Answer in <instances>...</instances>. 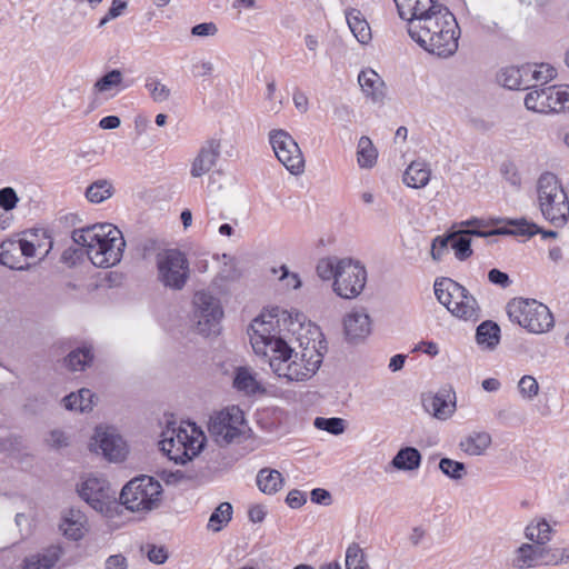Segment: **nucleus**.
I'll list each match as a JSON object with an SVG mask.
<instances>
[{"label":"nucleus","instance_id":"nucleus-2","mask_svg":"<svg viewBox=\"0 0 569 569\" xmlns=\"http://www.w3.org/2000/svg\"><path fill=\"white\" fill-rule=\"evenodd\" d=\"M408 33L421 48L439 57H450L458 49L459 27L449 10L412 21Z\"/></svg>","mask_w":569,"mask_h":569},{"label":"nucleus","instance_id":"nucleus-10","mask_svg":"<svg viewBox=\"0 0 569 569\" xmlns=\"http://www.w3.org/2000/svg\"><path fill=\"white\" fill-rule=\"evenodd\" d=\"M366 283V268L359 261L342 258L340 269L332 283L335 293L343 299H355L363 291Z\"/></svg>","mask_w":569,"mask_h":569},{"label":"nucleus","instance_id":"nucleus-14","mask_svg":"<svg viewBox=\"0 0 569 569\" xmlns=\"http://www.w3.org/2000/svg\"><path fill=\"white\" fill-rule=\"evenodd\" d=\"M77 490L79 496L99 512H104L116 496L107 479L100 476H88Z\"/></svg>","mask_w":569,"mask_h":569},{"label":"nucleus","instance_id":"nucleus-35","mask_svg":"<svg viewBox=\"0 0 569 569\" xmlns=\"http://www.w3.org/2000/svg\"><path fill=\"white\" fill-rule=\"evenodd\" d=\"M93 393L89 389H80L77 393L72 392L63 398V405L68 410L84 412L91 410Z\"/></svg>","mask_w":569,"mask_h":569},{"label":"nucleus","instance_id":"nucleus-11","mask_svg":"<svg viewBox=\"0 0 569 569\" xmlns=\"http://www.w3.org/2000/svg\"><path fill=\"white\" fill-rule=\"evenodd\" d=\"M269 142L277 159L295 176L305 171V158L296 140L282 129L269 132Z\"/></svg>","mask_w":569,"mask_h":569},{"label":"nucleus","instance_id":"nucleus-1","mask_svg":"<svg viewBox=\"0 0 569 569\" xmlns=\"http://www.w3.org/2000/svg\"><path fill=\"white\" fill-rule=\"evenodd\" d=\"M279 320L276 316L262 313L249 328L251 346L257 355L269 356L273 373L287 382L310 380L319 370L327 345L318 326L311 322L292 323L293 338L290 342L278 336Z\"/></svg>","mask_w":569,"mask_h":569},{"label":"nucleus","instance_id":"nucleus-41","mask_svg":"<svg viewBox=\"0 0 569 569\" xmlns=\"http://www.w3.org/2000/svg\"><path fill=\"white\" fill-rule=\"evenodd\" d=\"M232 518V506L229 502H221L211 513L208 521V529L213 532L220 531Z\"/></svg>","mask_w":569,"mask_h":569},{"label":"nucleus","instance_id":"nucleus-13","mask_svg":"<svg viewBox=\"0 0 569 569\" xmlns=\"http://www.w3.org/2000/svg\"><path fill=\"white\" fill-rule=\"evenodd\" d=\"M91 452L100 453L110 462H121L128 455V446L116 428L98 426L89 442Z\"/></svg>","mask_w":569,"mask_h":569},{"label":"nucleus","instance_id":"nucleus-46","mask_svg":"<svg viewBox=\"0 0 569 569\" xmlns=\"http://www.w3.org/2000/svg\"><path fill=\"white\" fill-rule=\"evenodd\" d=\"M470 236H473L472 233H458L453 239L451 240V248L455 251V257L460 260L465 261L472 254L471 249V240Z\"/></svg>","mask_w":569,"mask_h":569},{"label":"nucleus","instance_id":"nucleus-26","mask_svg":"<svg viewBox=\"0 0 569 569\" xmlns=\"http://www.w3.org/2000/svg\"><path fill=\"white\" fill-rule=\"evenodd\" d=\"M528 71H530V68L526 67V64L521 67H507L500 71L498 81L505 88L511 90L530 89L535 86L528 83Z\"/></svg>","mask_w":569,"mask_h":569},{"label":"nucleus","instance_id":"nucleus-50","mask_svg":"<svg viewBox=\"0 0 569 569\" xmlns=\"http://www.w3.org/2000/svg\"><path fill=\"white\" fill-rule=\"evenodd\" d=\"M146 89L154 102H164L170 98V89L161 81L149 78L146 81Z\"/></svg>","mask_w":569,"mask_h":569},{"label":"nucleus","instance_id":"nucleus-39","mask_svg":"<svg viewBox=\"0 0 569 569\" xmlns=\"http://www.w3.org/2000/svg\"><path fill=\"white\" fill-rule=\"evenodd\" d=\"M377 150L372 144V141L363 136L359 139L357 160L361 168H371L377 161Z\"/></svg>","mask_w":569,"mask_h":569},{"label":"nucleus","instance_id":"nucleus-45","mask_svg":"<svg viewBox=\"0 0 569 569\" xmlns=\"http://www.w3.org/2000/svg\"><path fill=\"white\" fill-rule=\"evenodd\" d=\"M122 83V73L120 70L113 69L102 76L93 84V91L98 93L109 92L118 88Z\"/></svg>","mask_w":569,"mask_h":569},{"label":"nucleus","instance_id":"nucleus-18","mask_svg":"<svg viewBox=\"0 0 569 569\" xmlns=\"http://www.w3.org/2000/svg\"><path fill=\"white\" fill-rule=\"evenodd\" d=\"M343 331L347 340L357 343L371 332V320L365 310H352L343 318Z\"/></svg>","mask_w":569,"mask_h":569},{"label":"nucleus","instance_id":"nucleus-38","mask_svg":"<svg viewBox=\"0 0 569 569\" xmlns=\"http://www.w3.org/2000/svg\"><path fill=\"white\" fill-rule=\"evenodd\" d=\"M113 194V187L110 181L100 179L91 183L86 191L87 199L92 203H100Z\"/></svg>","mask_w":569,"mask_h":569},{"label":"nucleus","instance_id":"nucleus-24","mask_svg":"<svg viewBox=\"0 0 569 569\" xmlns=\"http://www.w3.org/2000/svg\"><path fill=\"white\" fill-rule=\"evenodd\" d=\"M358 82L366 97L372 102H381L386 96V86L381 77L372 69L362 70Z\"/></svg>","mask_w":569,"mask_h":569},{"label":"nucleus","instance_id":"nucleus-58","mask_svg":"<svg viewBox=\"0 0 569 569\" xmlns=\"http://www.w3.org/2000/svg\"><path fill=\"white\" fill-rule=\"evenodd\" d=\"M276 89H277V87H276V82L273 80L268 82L267 96H266L267 100H269V102H270L268 111L273 112V113H278L282 107L281 100H279L278 102L274 101Z\"/></svg>","mask_w":569,"mask_h":569},{"label":"nucleus","instance_id":"nucleus-31","mask_svg":"<svg viewBox=\"0 0 569 569\" xmlns=\"http://www.w3.org/2000/svg\"><path fill=\"white\" fill-rule=\"evenodd\" d=\"M421 455L418 449L413 447L401 448L392 458L391 465L393 468L403 471H413L420 467Z\"/></svg>","mask_w":569,"mask_h":569},{"label":"nucleus","instance_id":"nucleus-62","mask_svg":"<svg viewBox=\"0 0 569 569\" xmlns=\"http://www.w3.org/2000/svg\"><path fill=\"white\" fill-rule=\"evenodd\" d=\"M48 443L53 448H62L68 446V437L61 430H53L50 432Z\"/></svg>","mask_w":569,"mask_h":569},{"label":"nucleus","instance_id":"nucleus-27","mask_svg":"<svg viewBox=\"0 0 569 569\" xmlns=\"http://www.w3.org/2000/svg\"><path fill=\"white\" fill-rule=\"evenodd\" d=\"M542 548L540 545L522 543L515 551L512 566L518 569L541 566Z\"/></svg>","mask_w":569,"mask_h":569},{"label":"nucleus","instance_id":"nucleus-61","mask_svg":"<svg viewBox=\"0 0 569 569\" xmlns=\"http://www.w3.org/2000/svg\"><path fill=\"white\" fill-rule=\"evenodd\" d=\"M488 279L490 282L502 288H507L511 283L509 276L498 269H491L488 273Z\"/></svg>","mask_w":569,"mask_h":569},{"label":"nucleus","instance_id":"nucleus-64","mask_svg":"<svg viewBox=\"0 0 569 569\" xmlns=\"http://www.w3.org/2000/svg\"><path fill=\"white\" fill-rule=\"evenodd\" d=\"M128 562L122 555H112L106 560V569H127Z\"/></svg>","mask_w":569,"mask_h":569},{"label":"nucleus","instance_id":"nucleus-19","mask_svg":"<svg viewBox=\"0 0 569 569\" xmlns=\"http://www.w3.org/2000/svg\"><path fill=\"white\" fill-rule=\"evenodd\" d=\"M59 529L70 540H80L87 532V517L76 508L64 510L61 516Z\"/></svg>","mask_w":569,"mask_h":569},{"label":"nucleus","instance_id":"nucleus-21","mask_svg":"<svg viewBox=\"0 0 569 569\" xmlns=\"http://www.w3.org/2000/svg\"><path fill=\"white\" fill-rule=\"evenodd\" d=\"M455 396L450 391H440L435 395L423 397L422 403L427 412L440 420H446L455 411Z\"/></svg>","mask_w":569,"mask_h":569},{"label":"nucleus","instance_id":"nucleus-34","mask_svg":"<svg viewBox=\"0 0 569 569\" xmlns=\"http://www.w3.org/2000/svg\"><path fill=\"white\" fill-rule=\"evenodd\" d=\"M477 300L469 292L452 307L451 315L463 320L477 321L480 317Z\"/></svg>","mask_w":569,"mask_h":569},{"label":"nucleus","instance_id":"nucleus-47","mask_svg":"<svg viewBox=\"0 0 569 569\" xmlns=\"http://www.w3.org/2000/svg\"><path fill=\"white\" fill-rule=\"evenodd\" d=\"M530 68L528 71V83L537 84L541 82L545 84L555 77V69L548 64H526Z\"/></svg>","mask_w":569,"mask_h":569},{"label":"nucleus","instance_id":"nucleus-23","mask_svg":"<svg viewBox=\"0 0 569 569\" xmlns=\"http://www.w3.org/2000/svg\"><path fill=\"white\" fill-rule=\"evenodd\" d=\"M492 443L491 435L487 431L473 430L461 438L459 448L471 457L483 456Z\"/></svg>","mask_w":569,"mask_h":569},{"label":"nucleus","instance_id":"nucleus-17","mask_svg":"<svg viewBox=\"0 0 569 569\" xmlns=\"http://www.w3.org/2000/svg\"><path fill=\"white\" fill-rule=\"evenodd\" d=\"M533 86L530 88L532 90L525 98L526 108L540 113L559 112V106L555 99L556 86Z\"/></svg>","mask_w":569,"mask_h":569},{"label":"nucleus","instance_id":"nucleus-40","mask_svg":"<svg viewBox=\"0 0 569 569\" xmlns=\"http://www.w3.org/2000/svg\"><path fill=\"white\" fill-rule=\"evenodd\" d=\"M509 224L515 226V230H508L507 234H521V236H535L541 233L542 238H556L558 233L553 230L543 231L536 223H530L526 220H509Z\"/></svg>","mask_w":569,"mask_h":569},{"label":"nucleus","instance_id":"nucleus-51","mask_svg":"<svg viewBox=\"0 0 569 569\" xmlns=\"http://www.w3.org/2000/svg\"><path fill=\"white\" fill-rule=\"evenodd\" d=\"M520 396L526 400H532L539 393V383L535 377L522 376L518 382Z\"/></svg>","mask_w":569,"mask_h":569},{"label":"nucleus","instance_id":"nucleus-54","mask_svg":"<svg viewBox=\"0 0 569 569\" xmlns=\"http://www.w3.org/2000/svg\"><path fill=\"white\" fill-rule=\"evenodd\" d=\"M86 254V248L78 246V248H68L62 253V261L68 266H76Z\"/></svg>","mask_w":569,"mask_h":569},{"label":"nucleus","instance_id":"nucleus-57","mask_svg":"<svg viewBox=\"0 0 569 569\" xmlns=\"http://www.w3.org/2000/svg\"><path fill=\"white\" fill-rule=\"evenodd\" d=\"M555 96L559 111L569 110V86H556Z\"/></svg>","mask_w":569,"mask_h":569},{"label":"nucleus","instance_id":"nucleus-12","mask_svg":"<svg viewBox=\"0 0 569 569\" xmlns=\"http://www.w3.org/2000/svg\"><path fill=\"white\" fill-rule=\"evenodd\" d=\"M193 317L198 331L203 336L217 333L223 317L219 299L209 292L198 291L193 297Z\"/></svg>","mask_w":569,"mask_h":569},{"label":"nucleus","instance_id":"nucleus-42","mask_svg":"<svg viewBox=\"0 0 569 569\" xmlns=\"http://www.w3.org/2000/svg\"><path fill=\"white\" fill-rule=\"evenodd\" d=\"M346 569H368L365 550L357 542H352L346 550Z\"/></svg>","mask_w":569,"mask_h":569},{"label":"nucleus","instance_id":"nucleus-7","mask_svg":"<svg viewBox=\"0 0 569 569\" xmlns=\"http://www.w3.org/2000/svg\"><path fill=\"white\" fill-rule=\"evenodd\" d=\"M162 487L149 476L130 480L120 492L121 503L133 512H148L160 506Z\"/></svg>","mask_w":569,"mask_h":569},{"label":"nucleus","instance_id":"nucleus-3","mask_svg":"<svg viewBox=\"0 0 569 569\" xmlns=\"http://www.w3.org/2000/svg\"><path fill=\"white\" fill-rule=\"evenodd\" d=\"M71 238L77 246L86 248L88 259L99 268L119 263L126 247L122 232L111 223L74 229Z\"/></svg>","mask_w":569,"mask_h":569},{"label":"nucleus","instance_id":"nucleus-30","mask_svg":"<svg viewBox=\"0 0 569 569\" xmlns=\"http://www.w3.org/2000/svg\"><path fill=\"white\" fill-rule=\"evenodd\" d=\"M62 555V549L58 546L48 548L43 553L32 555L24 559L23 569H50Z\"/></svg>","mask_w":569,"mask_h":569},{"label":"nucleus","instance_id":"nucleus-16","mask_svg":"<svg viewBox=\"0 0 569 569\" xmlns=\"http://www.w3.org/2000/svg\"><path fill=\"white\" fill-rule=\"evenodd\" d=\"M220 153L221 142L219 139L211 138L204 141L191 162V177L200 178L210 172L217 164Z\"/></svg>","mask_w":569,"mask_h":569},{"label":"nucleus","instance_id":"nucleus-32","mask_svg":"<svg viewBox=\"0 0 569 569\" xmlns=\"http://www.w3.org/2000/svg\"><path fill=\"white\" fill-rule=\"evenodd\" d=\"M233 387L238 391H242L246 395H254L264 391V389L256 379V376L249 368L246 367L237 368L233 378Z\"/></svg>","mask_w":569,"mask_h":569},{"label":"nucleus","instance_id":"nucleus-4","mask_svg":"<svg viewBox=\"0 0 569 569\" xmlns=\"http://www.w3.org/2000/svg\"><path fill=\"white\" fill-rule=\"evenodd\" d=\"M206 436L193 422L169 423L161 432L160 450L178 465H186L204 448Z\"/></svg>","mask_w":569,"mask_h":569},{"label":"nucleus","instance_id":"nucleus-48","mask_svg":"<svg viewBox=\"0 0 569 569\" xmlns=\"http://www.w3.org/2000/svg\"><path fill=\"white\" fill-rule=\"evenodd\" d=\"M439 469L445 476L452 480H461L467 475L465 463L450 458H442L439 461Z\"/></svg>","mask_w":569,"mask_h":569},{"label":"nucleus","instance_id":"nucleus-60","mask_svg":"<svg viewBox=\"0 0 569 569\" xmlns=\"http://www.w3.org/2000/svg\"><path fill=\"white\" fill-rule=\"evenodd\" d=\"M306 501H307L306 495L302 491L297 490V489L289 491V493L287 495V498H286V502L288 503V506L291 508H295V509L303 506L306 503Z\"/></svg>","mask_w":569,"mask_h":569},{"label":"nucleus","instance_id":"nucleus-44","mask_svg":"<svg viewBox=\"0 0 569 569\" xmlns=\"http://www.w3.org/2000/svg\"><path fill=\"white\" fill-rule=\"evenodd\" d=\"M341 260L342 259L338 257H327L320 259L316 268L319 278H321L322 280L333 279L335 281L338 274V270L340 269L341 266Z\"/></svg>","mask_w":569,"mask_h":569},{"label":"nucleus","instance_id":"nucleus-33","mask_svg":"<svg viewBox=\"0 0 569 569\" xmlns=\"http://www.w3.org/2000/svg\"><path fill=\"white\" fill-rule=\"evenodd\" d=\"M284 479L278 470L263 468L257 475L258 488L267 495L278 492L283 486Z\"/></svg>","mask_w":569,"mask_h":569},{"label":"nucleus","instance_id":"nucleus-25","mask_svg":"<svg viewBox=\"0 0 569 569\" xmlns=\"http://www.w3.org/2000/svg\"><path fill=\"white\" fill-rule=\"evenodd\" d=\"M0 263L14 270H26L30 267L23 261L19 239H8L0 244Z\"/></svg>","mask_w":569,"mask_h":569},{"label":"nucleus","instance_id":"nucleus-52","mask_svg":"<svg viewBox=\"0 0 569 569\" xmlns=\"http://www.w3.org/2000/svg\"><path fill=\"white\" fill-rule=\"evenodd\" d=\"M315 427L337 436L345 431V420L341 418L318 417L315 420Z\"/></svg>","mask_w":569,"mask_h":569},{"label":"nucleus","instance_id":"nucleus-59","mask_svg":"<svg viewBox=\"0 0 569 569\" xmlns=\"http://www.w3.org/2000/svg\"><path fill=\"white\" fill-rule=\"evenodd\" d=\"M490 222L479 218H472L460 222V230H479L486 232L483 229L489 227Z\"/></svg>","mask_w":569,"mask_h":569},{"label":"nucleus","instance_id":"nucleus-28","mask_svg":"<svg viewBox=\"0 0 569 569\" xmlns=\"http://www.w3.org/2000/svg\"><path fill=\"white\" fill-rule=\"evenodd\" d=\"M430 176L429 164L423 160H415L406 169L403 182L410 188L419 189L428 184Z\"/></svg>","mask_w":569,"mask_h":569},{"label":"nucleus","instance_id":"nucleus-37","mask_svg":"<svg viewBox=\"0 0 569 569\" xmlns=\"http://www.w3.org/2000/svg\"><path fill=\"white\" fill-rule=\"evenodd\" d=\"M500 329L492 321H485L477 328L476 339L479 345L493 348L499 342Z\"/></svg>","mask_w":569,"mask_h":569},{"label":"nucleus","instance_id":"nucleus-56","mask_svg":"<svg viewBox=\"0 0 569 569\" xmlns=\"http://www.w3.org/2000/svg\"><path fill=\"white\" fill-rule=\"evenodd\" d=\"M218 33V27L214 22H203L191 28V34L194 37L206 38L213 37Z\"/></svg>","mask_w":569,"mask_h":569},{"label":"nucleus","instance_id":"nucleus-43","mask_svg":"<svg viewBox=\"0 0 569 569\" xmlns=\"http://www.w3.org/2000/svg\"><path fill=\"white\" fill-rule=\"evenodd\" d=\"M551 528L545 520L530 523L526 528V538L533 545L545 546L550 540Z\"/></svg>","mask_w":569,"mask_h":569},{"label":"nucleus","instance_id":"nucleus-9","mask_svg":"<svg viewBox=\"0 0 569 569\" xmlns=\"http://www.w3.org/2000/svg\"><path fill=\"white\" fill-rule=\"evenodd\" d=\"M244 417L237 406L223 408L210 416L208 430L219 446H227L242 435Z\"/></svg>","mask_w":569,"mask_h":569},{"label":"nucleus","instance_id":"nucleus-15","mask_svg":"<svg viewBox=\"0 0 569 569\" xmlns=\"http://www.w3.org/2000/svg\"><path fill=\"white\" fill-rule=\"evenodd\" d=\"M398 13L401 19L407 20L408 24L415 20H422L429 16L440 13V10H448L443 6L436 2V0H393Z\"/></svg>","mask_w":569,"mask_h":569},{"label":"nucleus","instance_id":"nucleus-5","mask_svg":"<svg viewBox=\"0 0 569 569\" xmlns=\"http://www.w3.org/2000/svg\"><path fill=\"white\" fill-rule=\"evenodd\" d=\"M537 200L541 214L556 227L569 220L568 196L556 174L542 173L537 181Z\"/></svg>","mask_w":569,"mask_h":569},{"label":"nucleus","instance_id":"nucleus-63","mask_svg":"<svg viewBox=\"0 0 569 569\" xmlns=\"http://www.w3.org/2000/svg\"><path fill=\"white\" fill-rule=\"evenodd\" d=\"M219 277L224 281H234L240 278V271L234 262L226 263L224 268L220 271Z\"/></svg>","mask_w":569,"mask_h":569},{"label":"nucleus","instance_id":"nucleus-36","mask_svg":"<svg viewBox=\"0 0 569 569\" xmlns=\"http://www.w3.org/2000/svg\"><path fill=\"white\" fill-rule=\"evenodd\" d=\"M93 359L90 348L82 347L72 350L64 359L66 366L71 371H82L88 367Z\"/></svg>","mask_w":569,"mask_h":569},{"label":"nucleus","instance_id":"nucleus-8","mask_svg":"<svg viewBox=\"0 0 569 569\" xmlns=\"http://www.w3.org/2000/svg\"><path fill=\"white\" fill-rule=\"evenodd\" d=\"M157 280L172 291L182 290L191 273L190 262L179 249H164L156 254Z\"/></svg>","mask_w":569,"mask_h":569},{"label":"nucleus","instance_id":"nucleus-22","mask_svg":"<svg viewBox=\"0 0 569 569\" xmlns=\"http://www.w3.org/2000/svg\"><path fill=\"white\" fill-rule=\"evenodd\" d=\"M508 229H495L490 230V232H482L479 230H452L445 236H437L431 242L430 254L432 260L441 261L443 256L448 253L449 243L451 244V240L458 233H472L476 237H490L498 233H508Z\"/></svg>","mask_w":569,"mask_h":569},{"label":"nucleus","instance_id":"nucleus-20","mask_svg":"<svg viewBox=\"0 0 569 569\" xmlns=\"http://www.w3.org/2000/svg\"><path fill=\"white\" fill-rule=\"evenodd\" d=\"M435 295L438 301L451 312L452 307L457 305L460 299L466 298L468 290L449 278H442L435 282Z\"/></svg>","mask_w":569,"mask_h":569},{"label":"nucleus","instance_id":"nucleus-49","mask_svg":"<svg viewBox=\"0 0 569 569\" xmlns=\"http://www.w3.org/2000/svg\"><path fill=\"white\" fill-rule=\"evenodd\" d=\"M569 561V548L550 549L543 546L541 566H556Z\"/></svg>","mask_w":569,"mask_h":569},{"label":"nucleus","instance_id":"nucleus-53","mask_svg":"<svg viewBox=\"0 0 569 569\" xmlns=\"http://www.w3.org/2000/svg\"><path fill=\"white\" fill-rule=\"evenodd\" d=\"M18 200L17 192L11 187L0 189V207L3 210L9 211L16 208Z\"/></svg>","mask_w":569,"mask_h":569},{"label":"nucleus","instance_id":"nucleus-6","mask_svg":"<svg viewBox=\"0 0 569 569\" xmlns=\"http://www.w3.org/2000/svg\"><path fill=\"white\" fill-rule=\"evenodd\" d=\"M510 320L530 333L540 335L550 331L555 320L549 308L535 299L515 298L507 305Z\"/></svg>","mask_w":569,"mask_h":569},{"label":"nucleus","instance_id":"nucleus-29","mask_svg":"<svg viewBox=\"0 0 569 569\" xmlns=\"http://www.w3.org/2000/svg\"><path fill=\"white\" fill-rule=\"evenodd\" d=\"M346 19L350 31L361 44H367L371 41V28L359 10L351 9L347 11Z\"/></svg>","mask_w":569,"mask_h":569},{"label":"nucleus","instance_id":"nucleus-55","mask_svg":"<svg viewBox=\"0 0 569 569\" xmlns=\"http://www.w3.org/2000/svg\"><path fill=\"white\" fill-rule=\"evenodd\" d=\"M19 241L21 243L23 261L36 258L40 259L39 251H41V246L39 243L31 242L22 238H20Z\"/></svg>","mask_w":569,"mask_h":569}]
</instances>
